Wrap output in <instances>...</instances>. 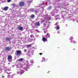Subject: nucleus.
<instances>
[{
  "label": "nucleus",
  "instance_id": "27",
  "mask_svg": "<svg viewBox=\"0 0 78 78\" xmlns=\"http://www.w3.org/2000/svg\"><path fill=\"white\" fill-rule=\"evenodd\" d=\"M9 76H10L9 75H8V78H9Z\"/></svg>",
  "mask_w": 78,
  "mask_h": 78
},
{
  "label": "nucleus",
  "instance_id": "26",
  "mask_svg": "<svg viewBox=\"0 0 78 78\" xmlns=\"http://www.w3.org/2000/svg\"><path fill=\"white\" fill-rule=\"evenodd\" d=\"M39 54L40 55H42V53H40Z\"/></svg>",
  "mask_w": 78,
  "mask_h": 78
},
{
  "label": "nucleus",
  "instance_id": "20",
  "mask_svg": "<svg viewBox=\"0 0 78 78\" xmlns=\"http://www.w3.org/2000/svg\"><path fill=\"white\" fill-rule=\"evenodd\" d=\"M24 52H27V49H25L24 50Z\"/></svg>",
  "mask_w": 78,
  "mask_h": 78
},
{
  "label": "nucleus",
  "instance_id": "6",
  "mask_svg": "<svg viewBox=\"0 0 78 78\" xmlns=\"http://www.w3.org/2000/svg\"><path fill=\"white\" fill-rule=\"evenodd\" d=\"M35 25L36 27H39L40 26V24L39 23V21H38V22H36L35 23Z\"/></svg>",
  "mask_w": 78,
  "mask_h": 78
},
{
  "label": "nucleus",
  "instance_id": "24",
  "mask_svg": "<svg viewBox=\"0 0 78 78\" xmlns=\"http://www.w3.org/2000/svg\"><path fill=\"white\" fill-rule=\"evenodd\" d=\"M7 2H11V0H8Z\"/></svg>",
  "mask_w": 78,
  "mask_h": 78
},
{
  "label": "nucleus",
  "instance_id": "14",
  "mask_svg": "<svg viewBox=\"0 0 78 78\" xmlns=\"http://www.w3.org/2000/svg\"><path fill=\"white\" fill-rule=\"evenodd\" d=\"M42 40H43V41H45L46 40H47L46 39V38H45L43 37L42 38Z\"/></svg>",
  "mask_w": 78,
  "mask_h": 78
},
{
  "label": "nucleus",
  "instance_id": "29",
  "mask_svg": "<svg viewBox=\"0 0 78 78\" xmlns=\"http://www.w3.org/2000/svg\"><path fill=\"white\" fill-rule=\"evenodd\" d=\"M73 50H75V49H73Z\"/></svg>",
  "mask_w": 78,
  "mask_h": 78
},
{
  "label": "nucleus",
  "instance_id": "1",
  "mask_svg": "<svg viewBox=\"0 0 78 78\" xmlns=\"http://www.w3.org/2000/svg\"><path fill=\"white\" fill-rule=\"evenodd\" d=\"M21 54V51H17L16 53H15V55L16 56H20Z\"/></svg>",
  "mask_w": 78,
  "mask_h": 78
},
{
  "label": "nucleus",
  "instance_id": "15",
  "mask_svg": "<svg viewBox=\"0 0 78 78\" xmlns=\"http://www.w3.org/2000/svg\"><path fill=\"white\" fill-rule=\"evenodd\" d=\"M48 9L50 10L51 9V6H50L48 8Z\"/></svg>",
  "mask_w": 78,
  "mask_h": 78
},
{
  "label": "nucleus",
  "instance_id": "25",
  "mask_svg": "<svg viewBox=\"0 0 78 78\" xmlns=\"http://www.w3.org/2000/svg\"><path fill=\"white\" fill-rule=\"evenodd\" d=\"M5 77V76H2V78H4V77Z\"/></svg>",
  "mask_w": 78,
  "mask_h": 78
},
{
  "label": "nucleus",
  "instance_id": "9",
  "mask_svg": "<svg viewBox=\"0 0 78 78\" xmlns=\"http://www.w3.org/2000/svg\"><path fill=\"white\" fill-rule=\"evenodd\" d=\"M46 59L45 58L43 57L42 58V61L41 62H44V61H46Z\"/></svg>",
  "mask_w": 78,
  "mask_h": 78
},
{
  "label": "nucleus",
  "instance_id": "7",
  "mask_svg": "<svg viewBox=\"0 0 78 78\" xmlns=\"http://www.w3.org/2000/svg\"><path fill=\"white\" fill-rule=\"evenodd\" d=\"M34 17H35V16L34 15H32L30 16V17L31 19H33L34 18Z\"/></svg>",
  "mask_w": 78,
  "mask_h": 78
},
{
  "label": "nucleus",
  "instance_id": "13",
  "mask_svg": "<svg viewBox=\"0 0 78 78\" xmlns=\"http://www.w3.org/2000/svg\"><path fill=\"white\" fill-rule=\"evenodd\" d=\"M46 36L48 37H49L50 36V35H49V34H46Z\"/></svg>",
  "mask_w": 78,
  "mask_h": 78
},
{
  "label": "nucleus",
  "instance_id": "19",
  "mask_svg": "<svg viewBox=\"0 0 78 78\" xmlns=\"http://www.w3.org/2000/svg\"><path fill=\"white\" fill-rule=\"evenodd\" d=\"M44 21H45L44 20H42V21H41V23H42V22H44Z\"/></svg>",
  "mask_w": 78,
  "mask_h": 78
},
{
  "label": "nucleus",
  "instance_id": "18",
  "mask_svg": "<svg viewBox=\"0 0 78 78\" xmlns=\"http://www.w3.org/2000/svg\"><path fill=\"white\" fill-rule=\"evenodd\" d=\"M76 41H74L73 42V44H76Z\"/></svg>",
  "mask_w": 78,
  "mask_h": 78
},
{
  "label": "nucleus",
  "instance_id": "12",
  "mask_svg": "<svg viewBox=\"0 0 78 78\" xmlns=\"http://www.w3.org/2000/svg\"><path fill=\"white\" fill-rule=\"evenodd\" d=\"M18 73L19 74H22V73H23V72H22V71H19V72H18Z\"/></svg>",
  "mask_w": 78,
  "mask_h": 78
},
{
  "label": "nucleus",
  "instance_id": "28",
  "mask_svg": "<svg viewBox=\"0 0 78 78\" xmlns=\"http://www.w3.org/2000/svg\"><path fill=\"white\" fill-rule=\"evenodd\" d=\"M57 24H58V23H55V25H57Z\"/></svg>",
  "mask_w": 78,
  "mask_h": 78
},
{
  "label": "nucleus",
  "instance_id": "16",
  "mask_svg": "<svg viewBox=\"0 0 78 78\" xmlns=\"http://www.w3.org/2000/svg\"><path fill=\"white\" fill-rule=\"evenodd\" d=\"M31 46L29 44L27 45V48H30V47H31Z\"/></svg>",
  "mask_w": 78,
  "mask_h": 78
},
{
  "label": "nucleus",
  "instance_id": "3",
  "mask_svg": "<svg viewBox=\"0 0 78 78\" xmlns=\"http://www.w3.org/2000/svg\"><path fill=\"white\" fill-rule=\"evenodd\" d=\"M17 30H20V31L22 30V31H23V27H21L20 26H19L17 27Z\"/></svg>",
  "mask_w": 78,
  "mask_h": 78
},
{
  "label": "nucleus",
  "instance_id": "2",
  "mask_svg": "<svg viewBox=\"0 0 78 78\" xmlns=\"http://www.w3.org/2000/svg\"><path fill=\"white\" fill-rule=\"evenodd\" d=\"M25 5V2H20L19 6H23Z\"/></svg>",
  "mask_w": 78,
  "mask_h": 78
},
{
  "label": "nucleus",
  "instance_id": "8",
  "mask_svg": "<svg viewBox=\"0 0 78 78\" xmlns=\"http://www.w3.org/2000/svg\"><path fill=\"white\" fill-rule=\"evenodd\" d=\"M8 7H5L3 9V10H4V11H7V10H8Z\"/></svg>",
  "mask_w": 78,
  "mask_h": 78
},
{
  "label": "nucleus",
  "instance_id": "10",
  "mask_svg": "<svg viewBox=\"0 0 78 78\" xmlns=\"http://www.w3.org/2000/svg\"><path fill=\"white\" fill-rule=\"evenodd\" d=\"M23 60H24V58H21L18 59V61L22 62L23 61Z\"/></svg>",
  "mask_w": 78,
  "mask_h": 78
},
{
  "label": "nucleus",
  "instance_id": "22",
  "mask_svg": "<svg viewBox=\"0 0 78 78\" xmlns=\"http://www.w3.org/2000/svg\"><path fill=\"white\" fill-rule=\"evenodd\" d=\"M33 37V35H31L30 36V37L31 38H32V37Z\"/></svg>",
  "mask_w": 78,
  "mask_h": 78
},
{
  "label": "nucleus",
  "instance_id": "5",
  "mask_svg": "<svg viewBox=\"0 0 78 78\" xmlns=\"http://www.w3.org/2000/svg\"><path fill=\"white\" fill-rule=\"evenodd\" d=\"M11 38H9L8 37H6L5 38V41H11Z\"/></svg>",
  "mask_w": 78,
  "mask_h": 78
},
{
  "label": "nucleus",
  "instance_id": "4",
  "mask_svg": "<svg viewBox=\"0 0 78 78\" xmlns=\"http://www.w3.org/2000/svg\"><path fill=\"white\" fill-rule=\"evenodd\" d=\"M10 50V48L9 47H7L5 48V51H9Z\"/></svg>",
  "mask_w": 78,
  "mask_h": 78
},
{
  "label": "nucleus",
  "instance_id": "17",
  "mask_svg": "<svg viewBox=\"0 0 78 78\" xmlns=\"http://www.w3.org/2000/svg\"><path fill=\"white\" fill-rule=\"evenodd\" d=\"M60 28V27H57L56 28V29H57V30H59Z\"/></svg>",
  "mask_w": 78,
  "mask_h": 78
},
{
  "label": "nucleus",
  "instance_id": "21",
  "mask_svg": "<svg viewBox=\"0 0 78 78\" xmlns=\"http://www.w3.org/2000/svg\"><path fill=\"white\" fill-rule=\"evenodd\" d=\"M60 7H61V6H57V8H60Z\"/></svg>",
  "mask_w": 78,
  "mask_h": 78
},
{
  "label": "nucleus",
  "instance_id": "11",
  "mask_svg": "<svg viewBox=\"0 0 78 78\" xmlns=\"http://www.w3.org/2000/svg\"><path fill=\"white\" fill-rule=\"evenodd\" d=\"M12 58V56H9L7 57L8 59H11Z\"/></svg>",
  "mask_w": 78,
  "mask_h": 78
},
{
  "label": "nucleus",
  "instance_id": "23",
  "mask_svg": "<svg viewBox=\"0 0 78 78\" xmlns=\"http://www.w3.org/2000/svg\"><path fill=\"white\" fill-rule=\"evenodd\" d=\"M37 11L36 10L35 11V13H36V14H37Z\"/></svg>",
  "mask_w": 78,
  "mask_h": 78
}]
</instances>
